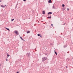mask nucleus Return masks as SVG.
<instances>
[{"label":"nucleus","mask_w":73,"mask_h":73,"mask_svg":"<svg viewBox=\"0 0 73 73\" xmlns=\"http://www.w3.org/2000/svg\"><path fill=\"white\" fill-rule=\"evenodd\" d=\"M20 38L21 39V40H23V41H24V40H23V38H22V37H21V36H20Z\"/></svg>","instance_id":"nucleus-8"},{"label":"nucleus","mask_w":73,"mask_h":73,"mask_svg":"<svg viewBox=\"0 0 73 73\" xmlns=\"http://www.w3.org/2000/svg\"><path fill=\"white\" fill-rule=\"evenodd\" d=\"M47 59V58L46 57H44L42 58V61L43 62L44 61H45V60H46Z\"/></svg>","instance_id":"nucleus-1"},{"label":"nucleus","mask_w":73,"mask_h":73,"mask_svg":"<svg viewBox=\"0 0 73 73\" xmlns=\"http://www.w3.org/2000/svg\"><path fill=\"white\" fill-rule=\"evenodd\" d=\"M66 68H68V67L67 66H66Z\"/></svg>","instance_id":"nucleus-26"},{"label":"nucleus","mask_w":73,"mask_h":73,"mask_svg":"<svg viewBox=\"0 0 73 73\" xmlns=\"http://www.w3.org/2000/svg\"><path fill=\"white\" fill-rule=\"evenodd\" d=\"M48 3H51V0H49L48 1Z\"/></svg>","instance_id":"nucleus-11"},{"label":"nucleus","mask_w":73,"mask_h":73,"mask_svg":"<svg viewBox=\"0 0 73 73\" xmlns=\"http://www.w3.org/2000/svg\"><path fill=\"white\" fill-rule=\"evenodd\" d=\"M52 12H49L48 13V15H50V14H52Z\"/></svg>","instance_id":"nucleus-5"},{"label":"nucleus","mask_w":73,"mask_h":73,"mask_svg":"<svg viewBox=\"0 0 73 73\" xmlns=\"http://www.w3.org/2000/svg\"><path fill=\"white\" fill-rule=\"evenodd\" d=\"M66 46H66V45H65L64 46V48H66Z\"/></svg>","instance_id":"nucleus-14"},{"label":"nucleus","mask_w":73,"mask_h":73,"mask_svg":"<svg viewBox=\"0 0 73 73\" xmlns=\"http://www.w3.org/2000/svg\"><path fill=\"white\" fill-rule=\"evenodd\" d=\"M6 29H7V30L8 31H10V30H9V29H8L7 28H6Z\"/></svg>","instance_id":"nucleus-15"},{"label":"nucleus","mask_w":73,"mask_h":73,"mask_svg":"<svg viewBox=\"0 0 73 73\" xmlns=\"http://www.w3.org/2000/svg\"><path fill=\"white\" fill-rule=\"evenodd\" d=\"M37 35L38 36H40V37H42V35H41L40 34H38Z\"/></svg>","instance_id":"nucleus-2"},{"label":"nucleus","mask_w":73,"mask_h":73,"mask_svg":"<svg viewBox=\"0 0 73 73\" xmlns=\"http://www.w3.org/2000/svg\"><path fill=\"white\" fill-rule=\"evenodd\" d=\"M17 5H16V7H17Z\"/></svg>","instance_id":"nucleus-20"},{"label":"nucleus","mask_w":73,"mask_h":73,"mask_svg":"<svg viewBox=\"0 0 73 73\" xmlns=\"http://www.w3.org/2000/svg\"><path fill=\"white\" fill-rule=\"evenodd\" d=\"M7 57H9V55H8V53H7Z\"/></svg>","instance_id":"nucleus-17"},{"label":"nucleus","mask_w":73,"mask_h":73,"mask_svg":"<svg viewBox=\"0 0 73 73\" xmlns=\"http://www.w3.org/2000/svg\"><path fill=\"white\" fill-rule=\"evenodd\" d=\"M63 25H65V23H64L63 24Z\"/></svg>","instance_id":"nucleus-22"},{"label":"nucleus","mask_w":73,"mask_h":73,"mask_svg":"<svg viewBox=\"0 0 73 73\" xmlns=\"http://www.w3.org/2000/svg\"><path fill=\"white\" fill-rule=\"evenodd\" d=\"M15 33L17 35H19V32L17 31H15Z\"/></svg>","instance_id":"nucleus-4"},{"label":"nucleus","mask_w":73,"mask_h":73,"mask_svg":"<svg viewBox=\"0 0 73 73\" xmlns=\"http://www.w3.org/2000/svg\"><path fill=\"white\" fill-rule=\"evenodd\" d=\"M67 10L68 11H69V9L68 8L67 9Z\"/></svg>","instance_id":"nucleus-23"},{"label":"nucleus","mask_w":73,"mask_h":73,"mask_svg":"<svg viewBox=\"0 0 73 73\" xmlns=\"http://www.w3.org/2000/svg\"><path fill=\"white\" fill-rule=\"evenodd\" d=\"M1 66V64H0V66Z\"/></svg>","instance_id":"nucleus-27"},{"label":"nucleus","mask_w":73,"mask_h":73,"mask_svg":"<svg viewBox=\"0 0 73 73\" xmlns=\"http://www.w3.org/2000/svg\"><path fill=\"white\" fill-rule=\"evenodd\" d=\"M24 1H25L26 0H23Z\"/></svg>","instance_id":"nucleus-21"},{"label":"nucleus","mask_w":73,"mask_h":73,"mask_svg":"<svg viewBox=\"0 0 73 73\" xmlns=\"http://www.w3.org/2000/svg\"><path fill=\"white\" fill-rule=\"evenodd\" d=\"M1 7H2V8H5V6H3V5H1Z\"/></svg>","instance_id":"nucleus-6"},{"label":"nucleus","mask_w":73,"mask_h":73,"mask_svg":"<svg viewBox=\"0 0 73 73\" xmlns=\"http://www.w3.org/2000/svg\"><path fill=\"white\" fill-rule=\"evenodd\" d=\"M5 5V6H6V5Z\"/></svg>","instance_id":"nucleus-28"},{"label":"nucleus","mask_w":73,"mask_h":73,"mask_svg":"<svg viewBox=\"0 0 73 73\" xmlns=\"http://www.w3.org/2000/svg\"><path fill=\"white\" fill-rule=\"evenodd\" d=\"M14 19H13L11 20V21H13V20H14Z\"/></svg>","instance_id":"nucleus-18"},{"label":"nucleus","mask_w":73,"mask_h":73,"mask_svg":"<svg viewBox=\"0 0 73 73\" xmlns=\"http://www.w3.org/2000/svg\"><path fill=\"white\" fill-rule=\"evenodd\" d=\"M54 52L55 54H56V55H57V53L56 52V51H55V50H54Z\"/></svg>","instance_id":"nucleus-9"},{"label":"nucleus","mask_w":73,"mask_h":73,"mask_svg":"<svg viewBox=\"0 0 73 73\" xmlns=\"http://www.w3.org/2000/svg\"><path fill=\"white\" fill-rule=\"evenodd\" d=\"M52 8H53V9H54V8H55V7H54V5H53L52 7Z\"/></svg>","instance_id":"nucleus-10"},{"label":"nucleus","mask_w":73,"mask_h":73,"mask_svg":"<svg viewBox=\"0 0 73 73\" xmlns=\"http://www.w3.org/2000/svg\"><path fill=\"white\" fill-rule=\"evenodd\" d=\"M51 17H51V16H50V17H48V19H50V18H51Z\"/></svg>","instance_id":"nucleus-13"},{"label":"nucleus","mask_w":73,"mask_h":73,"mask_svg":"<svg viewBox=\"0 0 73 73\" xmlns=\"http://www.w3.org/2000/svg\"><path fill=\"white\" fill-rule=\"evenodd\" d=\"M6 61H8V59H6Z\"/></svg>","instance_id":"nucleus-24"},{"label":"nucleus","mask_w":73,"mask_h":73,"mask_svg":"<svg viewBox=\"0 0 73 73\" xmlns=\"http://www.w3.org/2000/svg\"><path fill=\"white\" fill-rule=\"evenodd\" d=\"M51 25L52 26V27H53V24H51Z\"/></svg>","instance_id":"nucleus-19"},{"label":"nucleus","mask_w":73,"mask_h":73,"mask_svg":"<svg viewBox=\"0 0 73 73\" xmlns=\"http://www.w3.org/2000/svg\"><path fill=\"white\" fill-rule=\"evenodd\" d=\"M27 55L29 57H30V56H31V54L29 53H27Z\"/></svg>","instance_id":"nucleus-3"},{"label":"nucleus","mask_w":73,"mask_h":73,"mask_svg":"<svg viewBox=\"0 0 73 73\" xmlns=\"http://www.w3.org/2000/svg\"><path fill=\"white\" fill-rule=\"evenodd\" d=\"M30 33V31H27V33Z\"/></svg>","instance_id":"nucleus-12"},{"label":"nucleus","mask_w":73,"mask_h":73,"mask_svg":"<svg viewBox=\"0 0 73 73\" xmlns=\"http://www.w3.org/2000/svg\"><path fill=\"white\" fill-rule=\"evenodd\" d=\"M1 1H1V0H0V2H1Z\"/></svg>","instance_id":"nucleus-25"},{"label":"nucleus","mask_w":73,"mask_h":73,"mask_svg":"<svg viewBox=\"0 0 73 73\" xmlns=\"http://www.w3.org/2000/svg\"><path fill=\"white\" fill-rule=\"evenodd\" d=\"M42 13H43V14L44 15V14H45V11H42Z\"/></svg>","instance_id":"nucleus-7"},{"label":"nucleus","mask_w":73,"mask_h":73,"mask_svg":"<svg viewBox=\"0 0 73 73\" xmlns=\"http://www.w3.org/2000/svg\"><path fill=\"white\" fill-rule=\"evenodd\" d=\"M62 6L63 7H64L65 6V5L64 4H63L62 5Z\"/></svg>","instance_id":"nucleus-16"}]
</instances>
